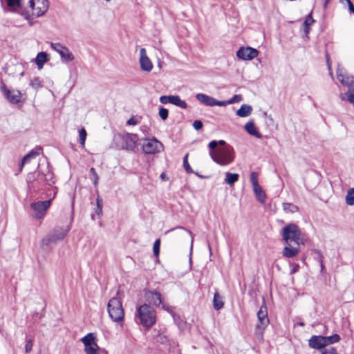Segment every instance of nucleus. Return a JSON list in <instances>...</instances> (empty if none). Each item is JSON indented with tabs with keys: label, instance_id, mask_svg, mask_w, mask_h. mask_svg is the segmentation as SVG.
Returning <instances> with one entry per match:
<instances>
[{
	"label": "nucleus",
	"instance_id": "79ce46f5",
	"mask_svg": "<svg viewBox=\"0 0 354 354\" xmlns=\"http://www.w3.org/2000/svg\"><path fill=\"white\" fill-rule=\"evenodd\" d=\"M32 346H33V341L32 339H30L26 341V344L25 345V351L26 353H30L32 349Z\"/></svg>",
	"mask_w": 354,
	"mask_h": 354
},
{
	"label": "nucleus",
	"instance_id": "b1692460",
	"mask_svg": "<svg viewBox=\"0 0 354 354\" xmlns=\"http://www.w3.org/2000/svg\"><path fill=\"white\" fill-rule=\"evenodd\" d=\"M42 151V148L41 147H37L32 149L28 153H27L24 158V161H28V162L32 160L38 156Z\"/></svg>",
	"mask_w": 354,
	"mask_h": 354
},
{
	"label": "nucleus",
	"instance_id": "473e14b6",
	"mask_svg": "<svg viewBox=\"0 0 354 354\" xmlns=\"http://www.w3.org/2000/svg\"><path fill=\"white\" fill-rule=\"evenodd\" d=\"M86 136L87 133L85 129L82 128V129H80L79 132L80 143L82 147H84Z\"/></svg>",
	"mask_w": 354,
	"mask_h": 354
},
{
	"label": "nucleus",
	"instance_id": "774afa93",
	"mask_svg": "<svg viewBox=\"0 0 354 354\" xmlns=\"http://www.w3.org/2000/svg\"><path fill=\"white\" fill-rule=\"evenodd\" d=\"M105 1H107V2H109V1H110L111 0H105Z\"/></svg>",
	"mask_w": 354,
	"mask_h": 354
},
{
	"label": "nucleus",
	"instance_id": "69168bd1",
	"mask_svg": "<svg viewBox=\"0 0 354 354\" xmlns=\"http://www.w3.org/2000/svg\"><path fill=\"white\" fill-rule=\"evenodd\" d=\"M298 325L300 326H304V322H299Z\"/></svg>",
	"mask_w": 354,
	"mask_h": 354
},
{
	"label": "nucleus",
	"instance_id": "f03ea898",
	"mask_svg": "<svg viewBox=\"0 0 354 354\" xmlns=\"http://www.w3.org/2000/svg\"><path fill=\"white\" fill-rule=\"evenodd\" d=\"M282 239L286 243H292L295 245H304L305 239L303 234L299 227L295 223H290L286 225L281 230Z\"/></svg>",
	"mask_w": 354,
	"mask_h": 354
},
{
	"label": "nucleus",
	"instance_id": "c85d7f7f",
	"mask_svg": "<svg viewBox=\"0 0 354 354\" xmlns=\"http://www.w3.org/2000/svg\"><path fill=\"white\" fill-rule=\"evenodd\" d=\"M214 308L216 310H220L223 307L224 303L222 300V297L219 295L218 292H216L214 295Z\"/></svg>",
	"mask_w": 354,
	"mask_h": 354
},
{
	"label": "nucleus",
	"instance_id": "e2e57ef3",
	"mask_svg": "<svg viewBox=\"0 0 354 354\" xmlns=\"http://www.w3.org/2000/svg\"><path fill=\"white\" fill-rule=\"evenodd\" d=\"M330 1V0H324V7L326 8L327 7V5Z\"/></svg>",
	"mask_w": 354,
	"mask_h": 354
},
{
	"label": "nucleus",
	"instance_id": "a19ab883",
	"mask_svg": "<svg viewBox=\"0 0 354 354\" xmlns=\"http://www.w3.org/2000/svg\"><path fill=\"white\" fill-rule=\"evenodd\" d=\"M172 95H162L160 97V102L163 104L171 103Z\"/></svg>",
	"mask_w": 354,
	"mask_h": 354
},
{
	"label": "nucleus",
	"instance_id": "de8ad7c7",
	"mask_svg": "<svg viewBox=\"0 0 354 354\" xmlns=\"http://www.w3.org/2000/svg\"><path fill=\"white\" fill-rule=\"evenodd\" d=\"M193 127L196 130H200L203 128V123L201 120H196L193 122Z\"/></svg>",
	"mask_w": 354,
	"mask_h": 354
},
{
	"label": "nucleus",
	"instance_id": "4c0bfd02",
	"mask_svg": "<svg viewBox=\"0 0 354 354\" xmlns=\"http://www.w3.org/2000/svg\"><path fill=\"white\" fill-rule=\"evenodd\" d=\"M250 182L252 185V187H257V185H259L258 183V174L256 172H252L250 174Z\"/></svg>",
	"mask_w": 354,
	"mask_h": 354
},
{
	"label": "nucleus",
	"instance_id": "aec40b11",
	"mask_svg": "<svg viewBox=\"0 0 354 354\" xmlns=\"http://www.w3.org/2000/svg\"><path fill=\"white\" fill-rule=\"evenodd\" d=\"M196 100L206 106H214V98L203 93H198L196 95Z\"/></svg>",
	"mask_w": 354,
	"mask_h": 354
},
{
	"label": "nucleus",
	"instance_id": "3c124183",
	"mask_svg": "<svg viewBox=\"0 0 354 354\" xmlns=\"http://www.w3.org/2000/svg\"><path fill=\"white\" fill-rule=\"evenodd\" d=\"M97 207L102 208L103 201L101 198L97 197L96 200Z\"/></svg>",
	"mask_w": 354,
	"mask_h": 354
},
{
	"label": "nucleus",
	"instance_id": "8fccbe9b",
	"mask_svg": "<svg viewBox=\"0 0 354 354\" xmlns=\"http://www.w3.org/2000/svg\"><path fill=\"white\" fill-rule=\"evenodd\" d=\"M138 120L136 119L134 117H132L129 120H128L127 124L136 125V124H138Z\"/></svg>",
	"mask_w": 354,
	"mask_h": 354
},
{
	"label": "nucleus",
	"instance_id": "7c9ffc66",
	"mask_svg": "<svg viewBox=\"0 0 354 354\" xmlns=\"http://www.w3.org/2000/svg\"><path fill=\"white\" fill-rule=\"evenodd\" d=\"M326 346L338 342L340 340V337L338 334H334L331 336L324 337Z\"/></svg>",
	"mask_w": 354,
	"mask_h": 354
},
{
	"label": "nucleus",
	"instance_id": "13d9d810",
	"mask_svg": "<svg viewBox=\"0 0 354 354\" xmlns=\"http://www.w3.org/2000/svg\"><path fill=\"white\" fill-rule=\"evenodd\" d=\"M321 352L322 354H328L329 352H328V349H326L325 348H322V349H319Z\"/></svg>",
	"mask_w": 354,
	"mask_h": 354
},
{
	"label": "nucleus",
	"instance_id": "e433bc0d",
	"mask_svg": "<svg viewBox=\"0 0 354 354\" xmlns=\"http://www.w3.org/2000/svg\"><path fill=\"white\" fill-rule=\"evenodd\" d=\"M158 115L162 120H165L168 118L169 111L167 109L164 107H160Z\"/></svg>",
	"mask_w": 354,
	"mask_h": 354
},
{
	"label": "nucleus",
	"instance_id": "6e6552de",
	"mask_svg": "<svg viewBox=\"0 0 354 354\" xmlns=\"http://www.w3.org/2000/svg\"><path fill=\"white\" fill-rule=\"evenodd\" d=\"M86 354H100V347L96 342V337L93 333H88L82 339Z\"/></svg>",
	"mask_w": 354,
	"mask_h": 354
},
{
	"label": "nucleus",
	"instance_id": "5701e85b",
	"mask_svg": "<svg viewBox=\"0 0 354 354\" xmlns=\"http://www.w3.org/2000/svg\"><path fill=\"white\" fill-rule=\"evenodd\" d=\"M252 111L251 106L248 104H243L239 109L236 111V115L241 118H245L249 116Z\"/></svg>",
	"mask_w": 354,
	"mask_h": 354
},
{
	"label": "nucleus",
	"instance_id": "423d86ee",
	"mask_svg": "<svg viewBox=\"0 0 354 354\" xmlns=\"http://www.w3.org/2000/svg\"><path fill=\"white\" fill-rule=\"evenodd\" d=\"M70 226L55 227L41 240V245H49L51 243H57L58 241L63 240L68 232Z\"/></svg>",
	"mask_w": 354,
	"mask_h": 354
},
{
	"label": "nucleus",
	"instance_id": "6e6d98bb",
	"mask_svg": "<svg viewBox=\"0 0 354 354\" xmlns=\"http://www.w3.org/2000/svg\"><path fill=\"white\" fill-rule=\"evenodd\" d=\"M217 142H218V145H222L223 147L230 146L229 145L226 144L225 140H221L217 141Z\"/></svg>",
	"mask_w": 354,
	"mask_h": 354
},
{
	"label": "nucleus",
	"instance_id": "f8f14e48",
	"mask_svg": "<svg viewBox=\"0 0 354 354\" xmlns=\"http://www.w3.org/2000/svg\"><path fill=\"white\" fill-rule=\"evenodd\" d=\"M51 48L57 52L62 62H69L74 60L75 57L69 49L59 43H50Z\"/></svg>",
	"mask_w": 354,
	"mask_h": 354
},
{
	"label": "nucleus",
	"instance_id": "f257e3e1",
	"mask_svg": "<svg viewBox=\"0 0 354 354\" xmlns=\"http://www.w3.org/2000/svg\"><path fill=\"white\" fill-rule=\"evenodd\" d=\"M136 318L145 329H149L156 324V312L150 305L144 304L137 307Z\"/></svg>",
	"mask_w": 354,
	"mask_h": 354
},
{
	"label": "nucleus",
	"instance_id": "c03bdc74",
	"mask_svg": "<svg viewBox=\"0 0 354 354\" xmlns=\"http://www.w3.org/2000/svg\"><path fill=\"white\" fill-rule=\"evenodd\" d=\"M241 100H242L241 95H234L232 98L228 100L229 104H233V103H236V102H240Z\"/></svg>",
	"mask_w": 354,
	"mask_h": 354
},
{
	"label": "nucleus",
	"instance_id": "f704fd0d",
	"mask_svg": "<svg viewBox=\"0 0 354 354\" xmlns=\"http://www.w3.org/2000/svg\"><path fill=\"white\" fill-rule=\"evenodd\" d=\"M314 22L313 19L312 18L311 15H309L306 20L304 22V25L305 26V32L306 33H308L309 32V26Z\"/></svg>",
	"mask_w": 354,
	"mask_h": 354
},
{
	"label": "nucleus",
	"instance_id": "2f4dec72",
	"mask_svg": "<svg viewBox=\"0 0 354 354\" xmlns=\"http://www.w3.org/2000/svg\"><path fill=\"white\" fill-rule=\"evenodd\" d=\"M346 202L348 205H354V188H351L347 192Z\"/></svg>",
	"mask_w": 354,
	"mask_h": 354
},
{
	"label": "nucleus",
	"instance_id": "dca6fc26",
	"mask_svg": "<svg viewBox=\"0 0 354 354\" xmlns=\"http://www.w3.org/2000/svg\"><path fill=\"white\" fill-rule=\"evenodd\" d=\"M259 323L257 324V328L263 330L268 324L269 319L267 314L266 306H261L257 313Z\"/></svg>",
	"mask_w": 354,
	"mask_h": 354
},
{
	"label": "nucleus",
	"instance_id": "20e7f679",
	"mask_svg": "<svg viewBox=\"0 0 354 354\" xmlns=\"http://www.w3.org/2000/svg\"><path fill=\"white\" fill-rule=\"evenodd\" d=\"M138 141V137L134 133H118L113 137L114 144L118 148L128 151H134Z\"/></svg>",
	"mask_w": 354,
	"mask_h": 354
},
{
	"label": "nucleus",
	"instance_id": "a18cd8bd",
	"mask_svg": "<svg viewBox=\"0 0 354 354\" xmlns=\"http://www.w3.org/2000/svg\"><path fill=\"white\" fill-rule=\"evenodd\" d=\"M7 4L9 7H17L19 6V0H6Z\"/></svg>",
	"mask_w": 354,
	"mask_h": 354
},
{
	"label": "nucleus",
	"instance_id": "bb28decb",
	"mask_svg": "<svg viewBox=\"0 0 354 354\" xmlns=\"http://www.w3.org/2000/svg\"><path fill=\"white\" fill-rule=\"evenodd\" d=\"M171 104L184 109L187 107V102L181 100L178 95H172Z\"/></svg>",
	"mask_w": 354,
	"mask_h": 354
},
{
	"label": "nucleus",
	"instance_id": "f3484780",
	"mask_svg": "<svg viewBox=\"0 0 354 354\" xmlns=\"http://www.w3.org/2000/svg\"><path fill=\"white\" fill-rule=\"evenodd\" d=\"M337 78L344 86L350 87L354 83L353 76L349 75L343 69H338L337 72Z\"/></svg>",
	"mask_w": 354,
	"mask_h": 354
},
{
	"label": "nucleus",
	"instance_id": "bf43d9fd",
	"mask_svg": "<svg viewBox=\"0 0 354 354\" xmlns=\"http://www.w3.org/2000/svg\"><path fill=\"white\" fill-rule=\"evenodd\" d=\"M162 308L168 312H171L170 308L162 303Z\"/></svg>",
	"mask_w": 354,
	"mask_h": 354
},
{
	"label": "nucleus",
	"instance_id": "4468645a",
	"mask_svg": "<svg viewBox=\"0 0 354 354\" xmlns=\"http://www.w3.org/2000/svg\"><path fill=\"white\" fill-rule=\"evenodd\" d=\"M139 63L141 69L144 71L150 72L153 69V64L149 57L147 56L145 48H141L140 49Z\"/></svg>",
	"mask_w": 354,
	"mask_h": 354
},
{
	"label": "nucleus",
	"instance_id": "0e129e2a",
	"mask_svg": "<svg viewBox=\"0 0 354 354\" xmlns=\"http://www.w3.org/2000/svg\"><path fill=\"white\" fill-rule=\"evenodd\" d=\"M196 174L197 176H198L201 179L205 178V176H202L201 174H199L198 173H196Z\"/></svg>",
	"mask_w": 354,
	"mask_h": 354
},
{
	"label": "nucleus",
	"instance_id": "7ed1b4c3",
	"mask_svg": "<svg viewBox=\"0 0 354 354\" xmlns=\"http://www.w3.org/2000/svg\"><path fill=\"white\" fill-rule=\"evenodd\" d=\"M231 146H225L209 151L212 159L217 164L225 166L230 164L234 158Z\"/></svg>",
	"mask_w": 354,
	"mask_h": 354
},
{
	"label": "nucleus",
	"instance_id": "c756f323",
	"mask_svg": "<svg viewBox=\"0 0 354 354\" xmlns=\"http://www.w3.org/2000/svg\"><path fill=\"white\" fill-rule=\"evenodd\" d=\"M283 209L286 213H295L299 211L297 205L290 203H283Z\"/></svg>",
	"mask_w": 354,
	"mask_h": 354
},
{
	"label": "nucleus",
	"instance_id": "37998d69",
	"mask_svg": "<svg viewBox=\"0 0 354 354\" xmlns=\"http://www.w3.org/2000/svg\"><path fill=\"white\" fill-rule=\"evenodd\" d=\"M339 2L344 5V2H346V5L348 7L349 12L354 14V6L350 0H340Z\"/></svg>",
	"mask_w": 354,
	"mask_h": 354
},
{
	"label": "nucleus",
	"instance_id": "2eb2a0df",
	"mask_svg": "<svg viewBox=\"0 0 354 354\" xmlns=\"http://www.w3.org/2000/svg\"><path fill=\"white\" fill-rule=\"evenodd\" d=\"M145 299L151 305L160 306L162 304L161 295L157 291L146 290Z\"/></svg>",
	"mask_w": 354,
	"mask_h": 354
},
{
	"label": "nucleus",
	"instance_id": "09e8293b",
	"mask_svg": "<svg viewBox=\"0 0 354 354\" xmlns=\"http://www.w3.org/2000/svg\"><path fill=\"white\" fill-rule=\"evenodd\" d=\"M217 145L218 142L216 140H212L209 143L208 147L210 149V151H214V149L217 147Z\"/></svg>",
	"mask_w": 354,
	"mask_h": 354
},
{
	"label": "nucleus",
	"instance_id": "0eeeda50",
	"mask_svg": "<svg viewBox=\"0 0 354 354\" xmlns=\"http://www.w3.org/2000/svg\"><path fill=\"white\" fill-rule=\"evenodd\" d=\"M0 89L9 103L17 104L23 101V95L20 91L7 88L4 83H1Z\"/></svg>",
	"mask_w": 354,
	"mask_h": 354
},
{
	"label": "nucleus",
	"instance_id": "1a4fd4ad",
	"mask_svg": "<svg viewBox=\"0 0 354 354\" xmlns=\"http://www.w3.org/2000/svg\"><path fill=\"white\" fill-rule=\"evenodd\" d=\"M29 6L32 10V15L39 17L47 12L49 2L48 0H30Z\"/></svg>",
	"mask_w": 354,
	"mask_h": 354
},
{
	"label": "nucleus",
	"instance_id": "ddd939ff",
	"mask_svg": "<svg viewBox=\"0 0 354 354\" xmlns=\"http://www.w3.org/2000/svg\"><path fill=\"white\" fill-rule=\"evenodd\" d=\"M259 51L252 47H241L236 52L238 58L243 60H250L257 57Z\"/></svg>",
	"mask_w": 354,
	"mask_h": 354
},
{
	"label": "nucleus",
	"instance_id": "a878e982",
	"mask_svg": "<svg viewBox=\"0 0 354 354\" xmlns=\"http://www.w3.org/2000/svg\"><path fill=\"white\" fill-rule=\"evenodd\" d=\"M53 174L48 169H47L46 173L44 172H39L38 178L41 180H43L48 184L51 183H54L53 181Z\"/></svg>",
	"mask_w": 354,
	"mask_h": 354
},
{
	"label": "nucleus",
	"instance_id": "9b49d317",
	"mask_svg": "<svg viewBox=\"0 0 354 354\" xmlns=\"http://www.w3.org/2000/svg\"><path fill=\"white\" fill-rule=\"evenodd\" d=\"M51 199H50L31 203L30 208L34 212V217L37 219L43 218L51 204Z\"/></svg>",
	"mask_w": 354,
	"mask_h": 354
},
{
	"label": "nucleus",
	"instance_id": "a211bd4d",
	"mask_svg": "<svg viewBox=\"0 0 354 354\" xmlns=\"http://www.w3.org/2000/svg\"><path fill=\"white\" fill-rule=\"evenodd\" d=\"M308 345L314 349H322L326 346L324 336L313 335L308 340Z\"/></svg>",
	"mask_w": 354,
	"mask_h": 354
},
{
	"label": "nucleus",
	"instance_id": "412c9836",
	"mask_svg": "<svg viewBox=\"0 0 354 354\" xmlns=\"http://www.w3.org/2000/svg\"><path fill=\"white\" fill-rule=\"evenodd\" d=\"M245 129L250 135L254 136L257 138L262 137V135L257 130L253 120L249 121L245 124Z\"/></svg>",
	"mask_w": 354,
	"mask_h": 354
},
{
	"label": "nucleus",
	"instance_id": "864d4df0",
	"mask_svg": "<svg viewBox=\"0 0 354 354\" xmlns=\"http://www.w3.org/2000/svg\"><path fill=\"white\" fill-rule=\"evenodd\" d=\"M328 352L329 354H339L334 347H330V348H328Z\"/></svg>",
	"mask_w": 354,
	"mask_h": 354
},
{
	"label": "nucleus",
	"instance_id": "9d476101",
	"mask_svg": "<svg viewBox=\"0 0 354 354\" xmlns=\"http://www.w3.org/2000/svg\"><path fill=\"white\" fill-rule=\"evenodd\" d=\"M163 149V145L156 138L145 139L142 144V151L147 154H154Z\"/></svg>",
	"mask_w": 354,
	"mask_h": 354
},
{
	"label": "nucleus",
	"instance_id": "052dcab7",
	"mask_svg": "<svg viewBox=\"0 0 354 354\" xmlns=\"http://www.w3.org/2000/svg\"><path fill=\"white\" fill-rule=\"evenodd\" d=\"M162 308L168 312H171L170 308L162 303Z\"/></svg>",
	"mask_w": 354,
	"mask_h": 354
},
{
	"label": "nucleus",
	"instance_id": "680f3d73",
	"mask_svg": "<svg viewBox=\"0 0 354 354\" xmlns=\"http://www.w3.org/2000/svg\"><path fill=\"white\" fill-rule=\"evenodd\" d=\"M187 233H188L191 236H192V233L190 231L187 230ZM192 244H193V237H192L191 250L192 249Z\"/></svg>",
	"mask_w": 354,
	"mask_h": 354
},
{
	"label": "nucleus",
	"instance_id": "cd10ccee",
	"mask_svg": "<svg viewBox=\"0 0 354 354\" xmlns=\"http://www.w3.org/2000/svg\"><path fill=\"white\" fill-rule=\"evenodd\" d=\"M239 180V174L235 173H225V181L229 185H232Z\"/></svg>",
	"mask_w": 354,
	"mask_h": 354
},
{
	"label": "nucleus",
	"instance_id": "49530a36",
	"mask_svg": "<svg viewBox=\"0 0 354 354\" xmlns=\"http://www.w3.org/2000/svg\"><path fill=\"white\" fill-rule=\"evenodd\" d=\"M229 104V101H219L214 98V106H225Z\"/></svg>",
	"mask_w": 354,
	"mask_h": 354
},
{
	"label": "nucleus",
	"instance_id": "72a5a7b5",
	"mask_svg": "<svg viewBox=\"0 0 354 354\" xmlns=\"http://www.w3.org/2000/svg\"><path fill=\"white\" fill-rule=\"evenodd\" d=\"M90 172L93 176V185H94L95 187L97 188V185H98L99 176H98L95 169L93 167H91L90 169Z\"/></svg>",
	"mask_w": 354,
	"mask_h": 354
},
{
	"label": "nucleus",
	"instance_id": "4d7b16f0",
	"mask_svg": "<svg viewBox=\"0 0 354 354\" xmlns=\"http://www.w3.org/2000/svg\"><path fill=\"white\" fill-rule=\"evenodd\" d=\"M95 212L98 216H100L102 214V208L97 207Z\"/></svg>",
	"mask_w": 354,
	"mask_h": 354
},
{
	"label": "nucleus",
	"instance_id": "ea45409f",
	"mask_svg": "<svg viewBox=\"0 0 354 354\" xmlns=\"http://www.w3.org/2000/svg\"><path fill=\"white\" fill-rule=\"evenodd\" d=\"M30 86L35 90L41 87V83L39 78H35L30 82Z\"/></svg>",
	"mask_w": 354,
	"mask_h": 354
},
{
	"label": "nucleus",
	"instance_id": "58836bf2",
	"mask_svg": "<svg viewBox=\"0 0 354 354\" xmlns=\"http://www.w3.org/2000/svg\"><path fill=\"white\" fill-rule=\"evenodd\" d=\"M160 240L157 239L155 241L153 246V252L156 257H158L160 254Z\"/></svg>",
	"mask_w": 354,
	"mask_h": 354
},
{
	"label": "nucleus",
	"instance_id": "603ef678",
	"mask_svg": "<svg viewBox=\"0 0 354 354\" xmlns=\"http://www.w3.org/2000/svg\"><path fill=\"white\" fill-rule=\"evenodd\" d=\"M299 266L298 264H295L292 269L291 270V273L293 274V273L297 272L299 270Z\"/></svg>",
	"mask_w": 354,
	"mask_h": 354
},
{
	"label": "nucleus",
	"instance_id": "338daca9",
	"mask_svg": "<svg viewBox=\"0 0 354 354\" xmlns=\"http://www.w3.org/2000/svg\"><path fill=\"white\" fill-rule=\"evenodd\" d=\"M165 177V174L164 173H162V174H160V178H162V179H163Z\"/></svg>",
	"mask_w": 354,
	"mask_h": 354
},
{
	"label": "nucleus",
	"instance_id": "6ab92c4d",
	"mask_svg": "<svg viewBox=\"0 0 354 354\" xmlns=\"http://www.w3.org/2000/svg\"><path fill=\"white\" fill-rule=\"evenodd\" d=\"M300 250V245H292V243H286L282 251V255L286 258H293L299 253Z\"/></svg>",
	"mask_w": 354,
	"mask_h": 354
},
{
	"label": "nucleus",
	"instance_id": "c9c22d12",
	"mask_svg": "<svg viewBox=\"0 0 354 354\" xmlns=\"http://www.w3.org/2000/svg\"><path fill=\"white\" fill-rule=\"evenodd\" d=\"M183 167L187 173H193V170L188 162V153L183 158Z\"/></svg>",
	"mask_w": 354,
	"mask_h": 354
},
{
	"label": "nucleus",
	"instance_id": "5fc2aeb1",
	"mask_svg": "<svg viewBox=\"0 0 354 354\" xmlns=\"http://www.w3.org/2000/svg\"><path fill=\"white\" fill-rule=\"evenodd\" d=\"M28 162V161H24V158H22L21 162L19 165V170L21 171L23 167L26 163Z\"/></svg>",
	"mask_w": 354,
	"mask_h": 354
},
{
	"label": "nucleus",
	"instance_id": "39448f33",
	"mask_svg": "<svg viewBox=\"0 0 354 354\" xmlns=\"http://www.w3.org/2000/svg\"><path fill=\"white\" fill-rule=\"evenodd\" d=\"M107 311L109 317L114 322L122 324L124 322V310L121 299L117 297H112L108 302Z\"/></svg>",
	"mask_w": 354,
	"mask_h": 354
},
{
	"label": "nucleus",
	"instance_id": "4be33fe9",
	"mask_svg": "<svg viewBox=\"0 0 354 354\" xmlns=\"http://www.w3.org/2000/svg\"><path fill=\"white\" fill-rule=\"evenodd\" d=\"M48 55L45 52H40L35 58V64L39 69L43 68L44 64L48 61Z\"/></svg>",
	"mask_w": 354,
	"mask_h": 354
},
{
	"label": "nucleus",
	"instance_id": "393cba45",
	"mask_svg": "<svg viewBox=\"0 0 354 354\" xmlns=\"http://www.w3.org/2000/svg\"><path fill=\"white\" fill-rule=\"evenodd\" d=\"M253 190L258 201L263 203L266 201V194L260 185L253 187Z\"/></svg>",
	"mask_w": 354,
	"mask_h": 354
}]
</instances>
